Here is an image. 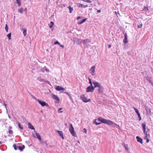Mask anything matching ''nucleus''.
Here are the masks:
<instances>
[{"label": "nucleus", "instance_id": "nucleus-49", "mask_svg": "<svg viewBox=\"0 0 153 153\" xmlns=\"http://www.w3.org/2000/svg\"><path fill=\"white\" fill-rule=\"evenodd\" d=\"M149 140L148 138H147V140H146V142L148 143L149 142Z\"/></svg>", "mask_w": 153, "mask_h": 153}, {"label": "nucleus", "instance_id": "nucleus-47", "mask_svg": "<svg viewBox=\"0 0 153 153\" xmlns=\"http://www.w3.org/2000/svg\"><path fill=\"white\" fill-rule=\"evenodd\" d=\"M137 115H138V117H140V113H139L138 114H137Z\"/></svg>", "mask_w": 153, "mask_h": 153}, {"label": "nucleus", "instance_id": "nucleus-17", "mask_svg": "<svg viewBox=\"0 0 153 153\" xmlns=\"http://www.w3.org/2000/svg\"><path fill=\"white\" fill-rule=\"evenodd\" d=\"M36 136L37 138L40 141L41 140V137H40V135L39 134H38V133H37V132H36Z\"/></svg>", "mask_w": 153, "mask_h": 153}, {"label": "nucleus", "instance_id": "nucleus-7", "mask_svg": "<svg viewBox=\"0 0 153 153\" xmlns=\"http://www.w3.org/2000/svg\"><path fill=\"white\" fill-rule=\"evenodd\" d=\"M95 66H93L92 67L90 70V71H91V73L92 76H94L95 74Z\"/></svg>", "mask_w": 153, "mask_h": 153}, {"label": "nucleus", "instance_id": "nucleus-41", "mask_svg": "<svg viewBox=\"0 0 153 153\" xmlns=\"http://www.w3.org/2000/svg\"><path fill=\"white\" fill-rule=\"evenodd\" d=\"M8 132L10 133V134H12L13 133V131L11 130H9V131H8Z\"/></svg>", "mask_w": 153, "mask_h": 153}, {"label": "nucleus", "instance_id": "nucleus-34", "mask_svg": "<svg viewBox=\"0 0 153 153\" xmlns=\"http://www.w3.org/2000/svg\"><path fill=\"white\" fill-rule=\"evenodd\" d=\"M88 79H89V83L91 84L90 86H93V85H92V82H91V79L90 78H89Z\"/></svg>", "mask_w": 153, "mask_h": 153}, {"label": "nucleus", "instance_id": "nucleus-3", "mask_svg": "<svg viewBox=\"0 0 153 153\" xmlns=\"http://www.w3.org/2000/svg\"><path fill=\"white\" fill-rule=\"evenodd\" d=\"M69 130L71 134L74 137L76 136V134L74 132V128L72 124H70Z\"/></svg>", "mask_w": 153, "mask_h": 153}, {"label": "nucleus", "instance_id": "nucleus-15", "mask_svg": "<svg viewBox=\"0 0 153 153\" xmlns=\"http://www.w3.org/2000/svg\"><path fill=\"white\" fill-rule=\"evenodd\" d=\"M28 126L29 128H30L31 129H34V128L33 127V126L30 123H28Z\"/></svg>", "mask_w": 153, "mask_h": 153}, {"label": "nucleus", "instance_id": "nucleus-57", "mask_svg": "<svg viewBox=\"0 0 153 153\" xmlns=\"http://www.w3.org/2000/svg\"><path fill=\"white\" fill-rule=\"evenodd\" d=\"M46 51H48V49H47L46 50Z\"/></svg>", "mask_w": 153, "mask_h": 153}, {"label": "nucleus", "instance_id": "nucleus-24", "mask_svg": "<svg viewBox=\"0 0 153 153\" xmlns=\"http://www.w3.org/2000/svg\"><path fill=\"white\" fill-rule=\"evenodd\" d=\"M133 108L134 110H135V111L136 112V113L137 114L139 113L138 110L137 108H134V107H133Z\"/></svg>", "mask_w": 153, "mask_h": 153}, {"label": "nucleus", "instance_id": "nucleus-58", "mask_svg": "<svg viewBox=\"0 0 153 153\" xmlns=\"http://www.w3.org/2000/svg\"><path fill=\"white\" fill-rule=\"evenodd\" d=\"M27 10V9H26V8H25V10Z\"/></svg>", "mask_w": 153, "mask_h": 153}, {"label": "nucleus", "instance_id": "nucleus-51", "mask_svg": "<svg viewBox=\"0 0 153 153\" xmlns=\"http://www.w3.org/2000/svg\"><path fill=\"white\" fill-rule=\"evenodd\" d=\"M138 118H139V120L140 121L141 120V116L140 117H139Z\"/></svg>", "mask_w": 153, "mask_h": 153}, {"label": "nucleus", "instance_id": "nucleus-59", "mask_svg": "<svg viewBox=\"0 0 153 153\" xmlns=\"http://www.w3.org/2000/svg\"><path fill=\"white\" fill-rule=\"evenodd\" d=\"M77 142H78V143H79V141H77Z\"/></svg>", "mask_w": 153, "mask_h": 153}, {"label": "nucleus", "instance_id": "nucleus-27", "mask_svg": "<svg viewBox=\"0 0 153 153\" xmlns=\"http://www.w3.org/2000/svg\"><path fill=\"white\" fill-rule=\"evenodd\" d=\"M96 120L95 119V120H94V122L93 123L95 124L96 125H99L101 123H97L96 122Z\"/></svg>", "mask_w": 153, "mask_h": 153}, {"label": "nucleus", "instance_id": "nucleus-12", "mask_svg": "<svg viewBox=\"0 0 153 153\" xmlns=\"http://www.w3.org/2000/svg\"><path fill=\"white\" fill-rule=\"evenodd\" d=\"M77 6L79 7H82V8H86L87 7H88V5H83L82 4L78 3L77 4Z\"/></svg>", "mask_w": 153, "mask_h": 153}, {"label": "nucleus", "instance_id": "nucleus-23", "mask_svg": "<svg viewBox=\"0 0 153 153\" xmlns=\"http://www.w3.org/2000/svg\"><path fill=\"white\" fill-rule=\"evenodd\" d=\"M17 3L19 7H20L21 5V3L20 0H15Z\"/></svg>", "mask_w": 153, "mask_h": 153}, {"label": "nucleus", "instance_id": "nucleus-21", "mask_svg": "<svg viewBox=\"0 0 153 153\" xmlns=\"http://www.w3.org/2000/svg\"><path fill=\"white\" fill-rule=\"evenodd\" d=\"M37 79L40 82H43L44 81V79L40 77H38Z\"/></svg>", "mask_w": 153, "mask_h": 153}, {"label": "nucleus", "instance_id": "nucleus-6", "mask_svg": "<svg viewBox=\"0 0 153 153\" xmlns=\"http://www.w3.org/2000/svg\"><path fill=\"white\" fill-rule=\"evenodd\" d=\"M37 101L42 106H46L47 107L48 106V104L46 103L45 102L41 101L39 99H37Z\"/></svg>", "mask_w": 153, "mask_h": 153}, {"label": "nucleus", "instance_id": "nucleus-55", "mask_svg": "<svg viewBox=\"0 0 153 153\" xmlns=\"http://www.w3.org/2000/svg\"><path fill=\"white\" fill-rule=\"evenodd\" d=\"M70 97V98L71 100L72 99V97L71 95V97Z\"/></svg>", "mask_w": 153, "mask_h": 153}, {"label": "nucleus", "instance_id": "nucleus-28", "mask_svg": "<svg viewBox=\"0 0 153 153\" xmlns=\"http://www.w3.org/2000/svg\"><path fill=\"white\" fill-rule=\"evenodd\" d=\"M18 126L19 127L20 129L22 130L23 129V127L21 126L20 124V123H19Z\"/></svg>", "mask_w": 153, "mask_h": 153}, {"label": "nucleus", "instance_id": "nucleus-56", "mask_svg": "<svg viewBox=\"0 0 153 153\" xmlns=\"http://www.w3.org/2000/svg\"><path fill=\"white\" fill-rule=\"evenodd\" d=\"M45 144L46 146H47V143L46 142H45Z\"/></svg>", "mask_w": 153, "mask_h": 153}, {"label": "nucleus", "instance_id": "nucleus-29", "mask_svg": "<svg viewBox=\"0 0 153 153\" xmlns=\"http://www.w3.org/2000/svg\"><path fill=\"white\" fill-rule=\"evenodd\" d=\"M5 29L6 31L7 32H8V26L7 24H6L5 25Z\"/></svg>", "mask_w": 153, "mask_h": 153}, {"label": "nucleus", "instance_id": "nucleus-20", "mask_svg": "<svg viewBox=\"0 0 153 153\" xmlns=\"http://www.w3.org/2000/svg\"><path fill=\"white\" fill-rule=\"evenodd\" d=\"M18 11L19 12L21 13H22L23 12V9L22 7H21L20 8L18 9Z\"/></svg>", "mask_w": 153, "mask_h": 153}, {"label": "nucleus", "instance_id": "nucleus-4", "mask_svg": "<svg viewBox=\"0 0 153 153\" xmlns=\"http://www.w3.org/2000/svg\"><path fill=\"white\" fill-rule=\"evenodd\" d=\"M80 98L81 99L85 102H87L91 101V99H90L87 100V98L84 95H81Z\"/></svg>", "mask_w": 153, "mask_h": 153}, {"label": "nucleus", "instance_id": "nucleus-38", "mask_svg": "<svg viewBox=\"0 0 153 153\" xmlns=\"http://www.w3.org/2000/svg\"><path fill=\"white\" fill-rule=\"evenodd\" d=\"M65 93L66 94H67L69 97H71V95L68 92H65Z\"/></svg>", "mask_w": 153, "mask_h": 153}, {"label": "nucleus", "instance_id": "nucleus-11", "mask_svg": "<svg viewBox=\"0 0 153 153\" xmlns=\"http://www.w3.org/2000/svg\"><path fill=\"white\" fill-rule=\"evenodd\" d=\"M55 89L58 91H60L61 90L65 91V89L64 88H63L61 87L58 86L55 88Z\"/></svg>", "mask_w": 153, "mask_h": 153}, {"label": "nucleus", "instance_id": "nucleus-35", "mask_svg": "<svg viewBox=\"0 0 153 153\" xmlns=\"http://www.w3.org/2000/svg\"><path fill=\"white\" fill-rule=\"evenodd\" d=\"M13 147H14V149L15 150H17L18 149V147L16 146L15 144L13 145Z\"/></svg>", "mask_w": 153, "mask_h": 153}, {"label": "nucleus", "instance_id": "nucleus-32", "mask_svg": "<svg viewBox=\"0 0 153 153\" xmlns=\"http://www.w3.org/2000/svg\"><path fill=\"white\" fill-rule=\"evenodd\" d=\"M54 24V23L53 22H52V21L51 22H50L51 25L50 26V27L51 28L53 26V25Z\"/></svg>", "mask_w": 153, "mask_h": 153}, {"label": "nucleus", "instance_id": "nucleus-52", "mask_svg": "<svg viewBox=\"0 0 153 153\" xmlns=\"http://www.w3.org/2000/svg\"><path fill=\"white\" fill-rule=\"evenodd\" d=\"M111 45H108V48H110L111 47Z\"/></svg>", "mask_w": 153, "mask_h": 153}, {"label": "nucleus", "instance_id": "nucleus-10", "mask_svg": "<svg viewBox=\"0 0 153 153\" xmlns=\"http://www.w3.org/2000/svg\"><path fill=\"white\" fill-rule=\"evenodd\" d=\"M125 38L123 39V42L125 44H126L128 42V41L127 40L128 39V36L126 33L124 35Z\"/></svg>", "mask_w": 153, "mask_h": 153}, {"label": "nucleus", "instance_id": "nucleus-1", "mask_svg": "<svg viewBox=\"0 0 153 153\" xmlns=\"http://www.w3.org/2000/svg\"><path fill=\"white\" fill-rule=\"evenodd\" d=\"M78 41V44H79L82 42H83L84 47L85 48L88 47L90 45L89 44V43L91 42V41L90 39H86L84 40L81 39H79L76 38H74V41L75 43L76 41Z\"/></svg>", "mask_w": 153, "mask_h": 153}, {"label": "nucleus", "instance_id": "nucleus-26", "mask_svg": "<svg viewBox=\"0 0 153 153\" xmlns=\"http://www.w3.org/2000/svg\"><path fill=\"white\" fill-rule=\"evenodd\" d=\"M142 26V23H140L137 25L138 28H141Z\"/></svg>", "mask_w": 153, "mask_h": 153}, {"label": "nucleus", "instance_id": "nucleus-46", "mask_svg": "<svg viewBox=\"0 0 153 153\" xmlns=\"http://www.w3.org/2000/svg\"><path fill=\"white\" fill-rule=\"evenodd\" d=\"M45 68H44V67L43 69H42V70H41V71L43 72H44V71H45Z\"/></svg>", "mask_w": 153, "mask_h": 153}, {"label": "nucleus", "instance_id": "nucleus-45", "mask_svg": "<svg viewBox=\"0 0 153 153\" xmlns=\"http://www.w3.org/2000/svg\"><path fill=\"white\" fill-rule=\"evenodd\" d=\"M84 132H85V133H87V130L85 128H84L83 129Z\"/></svg>", "mask_w": 153, "mask_h": 153}, {"label": "nucleus", "instance_id": "nucleus-13", "mask_svg": "<svg viewBox=\"0 0 153 153\" xmlns=\"http://www.w3.org/2000/svg\"><path fill=\"white\" fill-rule=\"evenodd\" d=\"M52 97L54 99L57 100L58 101H60V99L56 95L53 94L52 95Z\"/></svg>", "mask_w": 153, "mask_h": 153}, {"label": "nucleus", "instance_id": "nucleus-50", "mask_svg": "<svg viewBox=\"0 0 153 153\" xmlns=\"http://www.w3.org/2000/svg\"><path fill=\"white\" fill-rule=\"evenodd\" d=\"M101 12V10H98L97 11V13H100Z\"/></svg>", "mask_w": 153, "mask_h": 153}, {"label": "nucleus", "instance_id": "nucleus-39", "mask_svg": "<svg viewBox=\"0 0 153 153\" xmlns=\"http://www.w3.org/2000/svg\"><path fill=\"white\" fill-rule=\"evenodd\" d=\"M54 45L58 44L59 45L60 44L58 41H56L54 43Z\"/></svg>", "mask_w": 153, "mask_h": 153}, {"label": "nucleus", "instance_id": "nucleus-22", "mask_svg": "<svg viewBox=\"0 0 153 153\" xmlns=\"http://www.w3.org/2000/svg\"><path fill=\"white\" fill-rule=\"evenodd\" d=\"M142 126L143 129V131H145L146 130V126L145 123H143L142 124Z\"/></svg>", "mask_w": 153, "mask_h": 153}, {"label": "nucleus", "instance_id": "nucleus-60", "mask_svg": "<svg viewBox=\"0 0 153 153\" xmlns=\"http://www.w3.org/2000/svg\"><path fill=\"white\" fill-rule=\"evenodd\" d=\"M65 125L66 126H67V123L65 124Z\"/></svg>", "mask_w": 153, "mask_h": 153}, {"label": "nucleus", "instance_id": "nucleus-14", "mask_svg": "<svg viewBox=\"0 0 153 153\" xmlns=\"http://www.w3.org/2000/svg\"><path fill=\"white\" fill-rule=\"evenodd\" d=\"M136 138L137 141L138 142H139L141 143H143L142 139L141 138L139 137V136H137Z\"/></svg>", "mask_w": 153, "mask_h": 153}, {"label": "nucleus", "instance_id": "nucleus-31", "mask_svg": "<svg viewBox=\"0 0 153 153\" xmlns=\"http://www.w3.org/2000/svg\"><path fill=\"white\" fill-rule=\"evenodd\" d=\"M23 33L24 34V36H25L26 34H27V30H26V29H25V30H24L23 31Z\"/></svg>", "mask_w": 153, "mask_h": 153}, {"label": "nucleus", "instance_id": "nucleus-9", "mask_svg": "<svg viewBox=\"0 0 153 153\" xmlns=\"http://www.w3.org/2000/svg\"><path fill=\"white\" fill-rule=\"evenodd\" d=\"M56 131L57 132L58 134H59V135L62 138L64 139V137L63 136V133L62 131H60L59 130H56Z\"/></svg>", "mask_w": 153, "mask_h": 153}, {"label": "nucleus", "instance_id": "nucleus-30", "mask_svg": "<svg viewBox=\"0 0 153 153\" xmlns=\"http://www.w3.org/2000/svg\"><path fill=\"white\" fill-rule=\"evenodd\" d=\"M7 36L8 37L9 39H11V33H9Z\"/></svg>", "mask_w": 153, "mask_h": 153}, {"label": "nucleus", "instance_id": "nucleus-33", "mask_svg": "<svg viewBox=\"0 0 153 153\" xmlns=\"http://www.w3.org/2000/svg\"><path fill=\"white\" fill-rule=\"evenodd\" d=\"M144 131V134H145L146 135V137H148V135L147 132V131H146V130H145V131Z\"/></svg>", "mask_w": 153, "mask_h": 153}, {"label": "nucleus", "instance_id": "nucleus-18", "mask_svg": "<svg viewBox=\"0 0 153 153\" xmlns=\"http://www.w3.org/2000/svg\"><path fill=\"white\" fill-rule=\"evenodd\" d=\"M86 20H87V18H85V19H83L82 21H81V22H78L77 24L78 25H81L84 22H85Z\"/></svg>", "mask_w": 153, "mask_h": 153}, {"label": "nucleus", "instance_id": "nucleus-42", "mask_svg": "<svg viewBox=\"0 0 153 153\" xmlns=\"http://www.w3.org/2000/svg\"><path fill=\"white\" fill-rule=\"evenodd\" d=\"M62 109V108H59L58 110V112L60 113L62 112V111H60Z\"/></svg>", "mask_w": 153, "mask_h": 153}, {"label": "nucleus", "instance_id": "nucleus-36", "mask_svg": "<svg viewBox=\"0 0 153 153\" xmlns=\"http://www.w3.org/2000/svg\"><path fill=\"white\" fill-rule=\"evenodd\" d=\"M143 10H148V7H144L143 8Z\"/></svg>", "mask_w": 153, "mask_h": 153}, {"label": "nucleus", "instance_id": "nucleus-43", "mask_svg": "<svg viewBox=\"0 0 153 153\" xmlns=\"http://www.w3.org/2000/svg\"><path fill=\"white\" fill-rule=\"evenodd\" d=\"M59 45L61 47V48H64V46L63 45H60H60Z\"/></svg>", "mask_w": 153, "mask_h": 153}, {"label": "nucleus", "instance_id": "nucleus-53", "mask_svg": "<svg viewBox=\"0 0 153 153\" xmlns=\"http://www.w3.org/2000/svg\"><path fill=\"white\" fill-rule=\"evenodd\" d=\"M4 105L5 106V107L6 108V105L5 104L4 102Z\"/></svg>", "mask_w": 153, "mask_h": 153}, {"label": "nucleus", "instance_id": "nucleus-2", "mask_svg": "<svg viewBox=\"0 0 153 153\" xmlns=\"http://www.w3.org/2000/svg\"><path fill=\"white\" fill-rule=\"evenodd\" d=\"M98 121H100L101 123L105 124H108L109 125H111L113 124V123L109 120H106L100 117L98 119Z\"/></svg>", "mask_w": 153, "mask_h": 153}, {"label": "nucleus", "instance_id": "nucleus-61", "mask_svg": "<svg viewBox=\"0 0 153 153\" xmlns=\"http://www.w3.org/2000/svg\"><path fill=\"white\" fill-rule=\"evenodd\" d=\"M9 116V118H10V116Z\"/></svg>", "mask_w": 153, "mask_h": 153}, {"label": "nucleus", "instance_id": "nucleus-25", "mask_svg": "<svg viewBox=\"0 0 153 153\" xmlns=\"http://www.w3.org/2000/svg\"><path fill=\"white\" fill-rule=\"evenodd\" d=\"M68 8L69 9L70 13H71L72 11H73V8L71 7V6H69Z\"/></svg>", "mask_w": 153, "mask_h": 153}, {"label": "nucleus", "instance_id": "nucleus-8", "mask_svg": "<svg viewBox=\"0 0 153 153\" xmlns=\"http://www.w3.org/2000/svg\"><path fill=\"white\" fill-rule=\"evenodd\" d=\"M93 83L94 85V88L97 87H98V88L101 87V85L100 83L97 82H93Z\"/></svg>", "mask_w": 153, "mask_h": 153}, {"label": "nucleus", "instance_id": "nucleus-48", "mask_svg": "<svg viewBox=\"0 0 153 153\" xmlns=\"http://www.w3.org/2000/svg\"><path fill=\"white\" fill-rule=\"evenodd\" d=\"M80 19V16H78L77 18V20H79V19Z\"/></svg>", "mask_w": 153, "mask_h": 153}, {"label": "nucleus", "instance_id": "nucleus-37", "mask_svg": "<svg viewBox=\"0 0 153 153\" xmlns=\"http://www.w3.org/2000/svg\"><path fill=\"white\" fill-rule=\"evenodd\" d=\"M30 95L33 98V99H35L37 100V99H36L35 97L34 96H33V95L32 94H30Z\"/></svg>", "mask_w": 153, "mask_h": 153}, {"label": "nucleus", "instance_id": "nucleus-5", "mask_svg": "<svg viewBox=\"0 0 153 153\" xmlns=\"http://www.w3.org/2000/svg\"><path fill=\"white\" fill-rule=\"evenodd\" d=\"M94 90V88L93 86H90L87 88L86 92H92Z\"/></svg>", "mask_w": 153, "mask_h": 153}, {"label": "nucleus", "instance_id": "nucleus-40", "mask_svg": "<svg viewBox=\"0 0 153 153\" xmlns=\"http://www.w3.org/2000/svg\"><path fill=\"white\" fill-rule=\"evenodd\" d=\"M44 68H45V70L47 72H49V71L48 69H47L46 68V67H44Z\"/></svg>", "mask_w": 153, "mask_h": 153}, {"label": "nucleus", "instance_id": "nucleus-54", "mask_svg": "<svg viewBox=\"0 0 153 153\" xmlns=\"http://www.w3.org/2000/svg\"><path fill=\"white\" fill-rule=\"evenodd\" d=\"M12 128V127L11 126H10L9 127V129H11Z\"/></svg>", "mask_w": 153, "mask_h": 153}, {"label": "nucleus", "instance_id": "nucleus-16", "mask_svg": "<svg viewBox=\"0 0 153 153\" xmlns=\"http://www.w3.org/2000/svg\"><path fill=\"white\" fill-rule=\"evenodd\" d=\"M123 146L126 151H128L129 150L128 146L127 144H126L125 143H124Z\"/></svg>", "mask_w": 153, "mask_h": 153}, {"label": "nucleus", "instance_id": "nucleus-62", "mask_svg": "<svg viewBox=\"0 0 153 153\" xmlns=\"http://www.w3.org/2000/svg\"><path fill=\"white\" fill-rule=\"evenodd\" d=\"M76 145H77V144L76 143Z\"/></svg>", "mask_w": 153, "mask_h": 153}, {"label": "nucleus", "instance_id": "nucleus-19", "mask_svg": "<svg viewBox=\"0 0 153 153\" xmlns=\"http://www.w3.org/2000/svg\"><path fill=\"white\" fill-rule=\"evenodd\" d=\"M25 147L24 145H23L22 146H18V148L21 151H22L25 148Z\"/></svg>", "mask_w": 153, "mask_h": 153}, {"label": "nucleus", "instance_id": "nucleus-44", "mask_svg": "<svg viewBox=\"0 0 153 153\" xmlns=\"http://www.w3.org/2000/svg\"><path fill=\"white\" fill-rule=\"evenodd\" d=\"M102 88V87L101 86V87L100 88H99V89L98 90V91L100 92V90H101V89Z\"/></svg>", "mask_w": 153, "mask_h": 153}]
</instances>
